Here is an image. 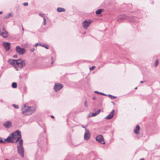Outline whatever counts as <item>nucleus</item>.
Masks as SVG:
<instances>
[{
    "label": "nucleus",
    "instance_id": "23",
    "mask_svg": "<svg viewBox=\"0 0 160 160\" xmlns=\"http://www.w3.org/2000/svg\"><path fill=\"white\" fill-rule=\"evenodd\" d=\"M158 60H157L155 63V65L156 66H158Z\"/></svg>",
    "mask_w": 160,
    "mask_h": 160
},
{
    "label": "nucleus",
    "instance_id": "11",
    "mask_svg": "<svg viewBox=\"0 0 160 160\" xmlns=\"http://www.w3.org/2000/svg\"><path fill=\"white\" fill-rule=\"evenodd\" d=\"M11 44L8 42H3L2 45L5 48L6 51H8L10 49Z\"/></svg>",
    "mask_w": 160,
    "mask_h": 160
},
{
    "label": "nucleus",
    "instance_id": "33",
    "mask_svg": "<svg viewBox=\"0 0 160 160\" xmlns=\"http://www.w3.org/2000/svg\"><path fill=\"white\" fill-rule=\"evenodd\" d=\"M140 160H144V159L143 158H141Z\"/></svg>",
    "mask_w": 160,
    "mask_h": 160
},
{
    "label": "nucleus",
    "instance_id": "27",
    "mask_svg": "<svg viewBox=\"0 0 160 160\" xmlns=\"http://www.w3.org/2000/svg\"><path fill=\"white\" fill-rule=\"evenodd\" d=\"M52 61L51 62V63H52V64L53 63V58L52 57Z\"/></svg>",
    "mask_w": 160,
    "mask_h": 160
},
{
    "label": "nucleus",
    "instance_id": "7",
    "mask_svg": "<svg viewBox=\"0 0 160 160\" xmlns=\"http://www.w3.org/2000/svg\"><path fill=\"white\" fill-rule=\"evenodd\" d=\"M0 35L4 38L8 37V32L4 28L0 30Z\"/></svg>",
    "mask_w": 160,
    "mask_h": 160
},
{
    "label": "nucleus",
    "instance_id": "28",
    "mask_svg": "<svg viewBox=\"0 0 160 160\" xmlns=\"http://www.w3.org/2000/svg\"><path fill=\"white\" fill-rule=\"evenodd\" d=\"M95 92L96 93H98V94H99V92H98V91H95Z\"/></svg>",
    "mask_w": 160,
    "mask_h": 160
},
{
    "label": "nucleus",
    "instance_id": "16",
    "mask_svg": "<svg viewBox=\"0 0 160 160\" xmlns=\"http://www.w3.org/2000/svg\"><path fill=\"white\" fill-rule=\"evenodd\" d=\"M57 11L59 12H64L65 11V9L62 8H57Z\"/></svg>",
    "mask_w": 160,
    "mask_h": 160
},
{
    "label": "nucleus",
    "instance_id": "34",
    "mask_svg": "<svg viewBox=\"0 0 160 160\" xmlns=\"http://www.w3.org/2000/svg\"><path fill=\"white\" fill-rule=\"evenodd\" d=\"M2 12H0V14H2Z\"/></svg>",
    "mask_w": 160,
    "mask_h": 160
},
{
    "label": "nucleus",
    "instance_id": "22",
    "mask_svg": "<svg viewBox=\"0 0 160 160\" xmlns=\"http://www.w3.org/2000/svg\"><path fill=\"white\" fill-rule=\"evenodd\" d=\"M95 68V66H93L90 68L89 69L90 71L93 70Z\"/></svg>",
    "mask_w": 160,
    "mask_h": 160
},
{
    "label": "nucleus",
    "instance_id": "35",
    "mask_svg": "<svg viewBox=\"0 0 160 160\" xmlns=\"http://www.w3.org/2000/svg\"><path fill=\"white\" fill-rule=\"evenodd\" d=\"M143 82H143V81H141V82H141V83H143Z\"/></svg>",
    "mask_w": 160,
    "mask_h": 160
},
{
    "label": "nucleus",
    "instance_id": "13",
    "mask_svg": "<svg viewBox=\"0 0 160 160\" xmlns=\"http://www.w3.org/2000/svg\"><path fill=\"white\" fill-rule=\"evenodd\" d=\"M4 126L6 128H9L12 126V123L10 121H8L4 124Z\"/></svg>",
    "mask_w": 160,
    "mask_h": 160
},
{
    "label": "nucleus",
    "instance_id": "29",
    "mask_svg": "<svg viewBox=\"0 0 160 160\" xmlns=\"http://www.w3.org/2000/svg\"><path fill=\"white\" fill-rule=\"evenodd\" d=\"M99 94H101L103 95H105V94H103V93H101V92H99Z\"/></svg>",
    "mask_w": 160,
    "mask_h": 160
},
{
    "label": "nucleus",
    "instance_id": "26",
    "mask_svg": "<svg viewBox=\"0 0 160 160\" xmlns=\"http://www.w3.org/2000/svg\"><path fill=\"white\" fill-rule=\"evenodd\" d=\"M43 47H45L47 49H48V46H44V45H43L42 46Z\"/></svg>",
    "mask_w": 160,
    "mask_h": 160
},
{
    "label": "nucleus",
    "instance_id": "4",
    "mask_svg": "<svg viewBox=\"0 0 160 160\" xmlns=\"http://www.w3.org/2000/svg\"><path fill=\"white\" fill-rule=\"evenodd\" d=\"M23 140H20L19 143L17 145V148L18 153L21 155L22 157H24V150L23 148Z\"/></svg>",
    "mask_w": 160,
    "mask_h": 160
},
{
    "label": "nucleus",
    "instance_id": "12",
    "mask_svg": "<svg viewBox=\"0 0 160 160\" xmlns=\"http://www.w3.org/2000/svg\"><path fill=\"white\" fill-rule=\"evenodd\" d=\"M115 113V111L114 110H113L111 113L108 116L105 117V119H110L112 118Z\"/></svg>",
    "mask_w": 160,
    "mask_h": 160
},
{
    "label": "nucleus",
    "instance_id": "1",
    "mask_svg": "<svg viewBox=\"0 0 160 160\" xmlns=\"http://www.w3.org/2000/svg\"><path fill=\"white\" fill-rule=\"evenodd\" d=\"M21 135L20 132L19 131H17L11 134L6 140H7V142L17 143L20 139L21 140Z\"/></svg>",
    "mask_w": 160,
    "mask_h": 160
},
{
    "label": "nucleus",
    "instance_id": "21",
    "mask_svg": "<svg viewBox=\"0 0 160 160\" xmlns=\"http://www.w3.org/2000/svg\"><path fill=\"white\" fill-rule=\"evenodd\" d=\"M10 17H12V15L11 14V13L8 14L7 16H5V18H8Z\"/></svg>",
    "mask_w": 160,
    "mask_h": 160
},
{
    "label": "nucleus",
    "instance_id": "15",
    "mask_svg": "<svg viewBox=\"0 0 160 160\" xmlns=\"http://www.w3.org/2000/svg\"><path fill=\"white\" fill-rule=\"evenodd\" d=\"M101 112L100 109H98V110L97 111V112H95V113H91V114L92 115V116L90 115V114L89 115V117H91V116L92 117H94L95 116L97 115L98 114H99Z\"/></svg>",
    "mask_w": 160,
    "mask_h": 160
},
{
    "label": "nucleus",
    "instance_id": "3",
    "mask_svg": "<svg viewBox=\"0 0 160 160\" xmlns=\"http://www.w3.org/2000/svg\"><path fill=\"white\" fill-rule=\"evenodd\" d=\"M36 110L35 107H26L25 105L22 108V113L25 115H29L34 113Z\"/></svg>",
    "mask_w": 160,
    "mask_h": 160
},
{
    "label": "nucleus",
    "instance_id": "5",
    "mask_svg": "<svg viewBox=\"0 0 160 160\" xmlns=\"http://www.w3.org/2000/svg\"><path fill=\"white\" fill-rule=\"evenodd\" d=\"M91 22L90 20H86L82 23V27L85 29H87L88 27Z\"/></svg>",
    "mask_w": 160,
    "mask_h": 160
},
{
    "label": "nucleus",
    "instance_id": "6",
    "mask_svg": "<svg viewBox=\"0 0 160 160\" xmlns=\"http://www.w3.org/2000/svg\"><path fill=\"white\" fill-rule=\"evenodd\" d=\"M16 49L17 52L20 55L24 54L26 52V50L25 49L23 48H21L19 46L16 47Z\"/></svg>",
    "mask_w": 160,
    "mask_h": 160
},
{
    "label": "nucleus",
    "instance_id": "2",
    "mask_svg": "<svg viewBox=\"0 0 160 160\" xmlns=\"http://www.w3.org/2000/svg\"><path fill=\"white\" fill-rule=\"evenodd\" d=\"M8 62L11 64L13 66L17 71L25 66V62L21 59L17 60L9 59Z\"/></svg>",
    "mask_w": 160,
    "mask_h": 160
},
{
    "label": "nucleus",
    "instance_id": "32",
    "mask_svg": "<svg viewBox=\"0 0 160 160\" xmlns=\"http://www.w3.org/2000/svg\"><path fill=\"white\" fill-rule=\"evenodd\" d=\"M51 117L52 118H54V117L53 116L51 115Z\"/></svg>",
    "mask_w": 160,
    "mask_h": 160
},
{
    "label": "nucleus",
    "instance_id": "17",
    "mask_svg": "<svg viewBox=\"0 0 160 160\" xmlns=\"http://www.w3.org/2000/svg\"><path fill=\"white\" fill-rule=\"evenodd\" d=\"M102 11L103 10L102 9H99L96 11V13L97 14H100Z\"/></svg>",
    "mask_w": 160,
    "mask_h": 160
},
{
    "label": "nucleus",
    "instance_id": "18",
    "mask_svg": "<svg viewBox=\"0 0 160 160\" xmlns=\"http://www.w3.org/2000/svg\"><path fill=\"white\" fill-rule=\"evenodd\" d=\"M6 142H7V140H6V139H4V140H2L1 138H0V143H5Z\"/></svg>",
    "mask_w": 160,
    "mask_h": 160
},
{
    "label": "nucleus",
    "instance_id": "36",
    "mask_svg": "<svg viewBox=\"0 0 160 160\" xmlns=\"http://www.w3.org/2000/svg\"><path fill=\"white\" fill-rule=\"evenodd\" d=\"M137 87H136V88H135V89H137Z\"/></svg>",
    "mask_w": 160,
    "mask_h": 160
},
{
    "label": "nucleus",
    "instance_id": "9",
    "mask_svg": "<svg viewBox=\"0 0 160 160\" xmlns=\"http://www.w3.org/2000/svg\"><path fill=\"white\" fill-rule=\"evenodd\" d=\"M63 87V85L60 83L56 84L54 87V89L56 91H58Z\"/></svg>",
    "mask_w": 160,
    "mask_h": 160
},
{
    "label": "nucleus",
    "instance_id": "24",
    "mask_svg": "<svg viewBox=\"0 0 160 160\" xmlns=\"http://www.w3.org/2000/svg\"><path fill=\"white\" fill-rule=\"evenodd\" d=\"M12 105L15 108H18L19 107L18 105L13 104Z\"/></svg>",
    "mask_w": 160,
    "mask_h": 160
},
{
    "label": "nucleus",
    "instance_id": "8",
    "mask_svg": "<svg viewBox=\"0 0 160 160\" xmlns=\"http://www.w3.org/2000/svg\"><path fill=\"white\" fill-rule=\"evenodd\" d=\"M96 140L102 144H104L105 143L103 138L101 135H99L97 136L96 138Z\"/></svg>",
    "mask_w": 160,
    "mask_h": 160
},
{
    "label": "nucleus",
    "instance_id": "37",
    "mask_svg": "<svg viewBox=\"0 0 160 160\" xmlns=\"http://www.w3.org/2000/svg\"><path fill=\"white\" fill-rule=\"evenodd\" d=\"M95 99V98H93V99Z\"/></svg>",
    "mask_w": 160,
    "mask_h": 160
},
{
    "label": "nucleus",
    "instance_id": "31",
    "mask_svg": "<svg viewBox=\"0 0 160 160\" xmlns=\"http://www.w3.org/2000/svg\"><path fill=\"white\" fill-rule=\"evenodd\" d=\"M13 57H14V58H17V55L13 56Z\"/></svg>",
    "mask_w": 160,
    "mask_h": 160
},
{
    "label": "nucleus",
    "instance_id": "30",
    "mask_svg": "<svg viewBox=\"0 0 160 160\" xmlns=\"http://www.w3.org/2000/svg\"><path fill=\"white\" fill-rule=\"evenodd\" d=\"M86 102H87L86 101H85L84 104H85V106H86Z\"/></svg>",
    "mask_w": 160,
    "mask_h": 160
},
{
    "label": "nucleus",
    "instance_id": "19",
    "mask_svg": "<svg viewBox=\"0 0 160 160\" xmlns=\"http://www.w3.org/2000/svg\"><path fill=\"white\" fill-rule=\"evenodd\" d=\"M108 96L112 99H115L116 98V97H115L111 95H108Z\"/></svg>",
    "mask_w": 160,
    "mask_h": 160
},
{
    "label": "nucleus",
    "instance_id": "20",
    "mask_svg": "<svg viewBox=\"0 0 160 160\" xmlns=\"http://www.w3.org/2000/svg\"><path fill=\"white\" fill-rule=\"evenodd\" d=\"M12 86L13 88H15L17 87V84L16 82H13L12 84Z\"/></svg>",
    "mask_w": 160,
    "mask_h": 160
},
{
    "label": "nucleus",
    "instance_id": "25",
    "mask_svg": "<svg viewBox=\"0 0 160 160\" xmlns=\"http://www.w3.org/2000/svg\"><path fill=\"white\" fill-rule=\"evenodd\" d=\"M23 4L25 6H27L28 5V3L27 2H25L23 3Z\"/></svg>",
    "mask_w": 160,
    "mask_h": 160
},
{
    "label": "nucleus",
    "instance_id": "14",
    "mask_svg": "<svg viewBox=\"0 0 160 160\" xmlns=\"http://www.w3.org/2000/svg\"><path fill=\"white\" fill-rule=\"evenodd\" d=\"M140 132V127L139 125H137L136 128L134 130V132L135 133L138 134Z\"/></svg>",
    "mask_w": 160,
    "mask_h": 160
},
{
    "label": "nucleus",
    "instance_id": "10",
    "mask_svg": "<svg viewBox=\"0 0 160 160\" xmlns=\"http://www.w3.org/2000/svg\"><path fill=\"white\" fill-rule=\"evenodd\" d=\"M86 130L85 132L84 135V139L86 140H88L90 137V134L89 133V131L88 130H87L84 127Z\"/></svg>",
    "mask_w": 160,
    "mask_h": 160
},
{
    "label": "nucleus",
    "instance_id": "38",
    "mask_svg": "<svg viewBox=\"0 0 160 160\" xmlns=\"http://www.w3.org/2000/svg\"><path fill=\"white\" fill-rule=\"evenodd\" d=\"M8 160V159H7V160Z\"/></svg>",
    "mask_w": 160,
    "mask_h": 160
}]
</instances>
